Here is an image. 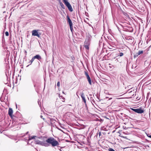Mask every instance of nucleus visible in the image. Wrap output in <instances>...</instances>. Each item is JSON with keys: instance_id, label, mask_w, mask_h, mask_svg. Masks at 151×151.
<instances>
[{"instance_id": "nucleus-1", "label": "nucleus", "mask_w": 151, "mask_h": 151, "mask_svg": "<svg viewBox=\"0 0 151 151\" xmlns=\"http://www.w3.org/2000/svg\"><path fill=\"white\" fill-rule=\"evenodd\" d=\"M35 143L36 144L40 145L46 147H48L49 146V144L47 143L45 141V140L41 141L38 140H37L35 141Z\"/></svg>"}, {"instance_id": "nucleus-2", "label": "nucleus", "mask_w": 151, "mask_h": 151, "mask_svg": "<svg viewBox=\"0 0 151 151\" xmlns=\"http://www.w3.org/2000/svg\"><path fill=\"white\" fill-rule=\"evenodd\" d=\"M91 40L90 38H86L84 42V46L86 49L88 50L89 46L91 43Z\"/></svg>"}, {"instance_id": "nucleus-3", "label": "nucleus", "mask_w": 151, "mask_h": 151, "mask_svg": "<svg viewBox=\"0 0 151 151\" xmlns=\"http://www.w3.org/2000/svg\"><path fill=\"white\" fill-rule=\"evenodd\" d=\"M132 89V88H129L126 92L128 93V95L129 96V98H132L134 95H135L134 90Z\"/></svg>"}, {"instance_id": "nucleus-4", "label": "nucleus", "mask_w": 151, "mask_h": 151, "mask_svg": "<svg viewBox=\"0 0 151 151\" xmlns=\"http://www.w3.org/2000/svg\"><path fill=\"white\" fill-rule=\"evenodd\" d=\"M133 111L138 114H142L144 112V110L142 108L138 109L131 108Z\"/></svg>"}, {"instance_id": "nucleus-5", "label": "nucleus", "mask_w": 151, "mask_h": 151, "mask_svg": "<svg viewBox=\"0 0 151 151\" xmlns=\"http://www.w3.org/2000/svg\"><path fill=\"white\" fill-rule=\"evenodd\" d=\"M6 39H7L6 40H8V42H5V38H2V42L3 44L4 43L5 45H8L9 44H11L12 43V41L10 38H6Z\"/></svg>"}, {"instance_id": "nucleus-6", "label": "nucleus", "mask_w": 151, "mask_h": 151, "mask_svg": "<svg viewBox=\"0 0 151 151\" xmlns=\"http://www.w3.org/2000/svg\"><path fill=\"white\" fill-rule=\"evenodd\" d=\"M85 74L86 77L87 78L88 80V82L89 84L90 85H91L92 83H91V79L89 75L88 74L87 72H85Z\"/></svg>"}, {"instance_id": "nucleus-7", "label": "nucleus", "mask_w": 151, "mask_h": 151, "mask_svg": "<svg viewBox=\"0 0 151 151\" xmlns=\"http://www.w3.org/2000/svg\"><path fill=\"white\" fill-rule=\"evenodd\" d=\"M32 35L34 36H36L38 37H40V34L36 30H33L32 32Z\"/></svg>"}, {"instance_id": "nucleus-8", "label": "nucleus", "mask_w": 151, "mask_h": 151, "mask_svg": "<svg viewBox=\"0 0 151 151\" xmlns=\"http://www.w3.org/2000/svg\"><path fill=\"white\" fill-rule=\"evenodd\" d=\"M143 50H139L138 52L134 54V58H135L137 57L139 55L142 54L143 53Z\"/></svg>"}, {"instance_id": "nucleus-9", "label": "nucleus", "mask_w": 151, "mask_h": 151, "mask_svg": "<svg viewBox=\"0 0 151 151\" xmlns=\"http://www.w3.org/2000/svg\"><path fill=\"white\" fill-rule=\"evenodd\" d=\"M54 138H53L50 137L46 139L45 141L47 143L49 144V146L50 144L51 145L53 141L54 140Z\"/></svg>"}, {"instance_id": "nucleus-10", "label": "nucleus", "mask_w": 151, "mask_h": 151, "mask_svg": "<svg viewBox=\"0 0 151 151\" xmlns=\"http://www.w3.org/2000/svg\"><path fill=\"white\" fill-rule=\"evenodd\" d=\"M80 95L84 103H86V99L85 95L84 93L83 92H82L80 93Z\"/></svg>"}, {"instance_id": "nucleus-11", "label": "nucleus", "mask_w": 151, "mask_h": 151, "mask_svg": "<svg viewBox=\"0 0 151 151\" xmlns=\"http://www.w3.org/2000/svg\"><path fill=\"white\" fill-rule=\"evenodd\" d=\"M51 145L53 147H55L56 146L59 145V143L57 140L54 139V140L52 142Z\"/></svg>"}, {"instance_id": "nucleus-12", "label": "nucleus", "mask_w": 151, "mask_h": 151, "mask_svg": "<svg viewBox=\"0 0 151 151\" xmlns=\"http://www.w3.org/2000/svg\"><path fill=\"white\" fill-rule=\"evenodd\" d=\"M15 118L13 120H15V121H16V122H17L18 124L21 123L20 121H21V120L22 119V118L20 117L19 119L17 116H15Z\"/></svg>"}, {"instance_id": "nucleus-13", "label": "nucleus", "mask_w": 151, "mask_h": 151, "mask_svg": "<svg viewBox=\"0 0 151 151\" xmlns=\"http://www.w3.org/2000/svg\"><path fill=\"white\" fill-rule=\"evenodd\" d=\"M50 122L52 126H54L55 125V123L56 122V121L55 119H50Z\"/></svg>"}, {"instance_id": "nucleus-14", "label": "nucleus", "mask_w": 151, "mask_h": 151, "mask_svg": "<svg viewBox=\"0 0 151 151\" xmlns=\"http://www.w3.org/2000/svg\"><path fill=\"white\" fill-rule=\"evenodd\" d=\"M33 58L34 59H36L39 60H40L42 58L41 56L39 55H37L33 57Z\"/></svg>"}, {"instance_id": "nucleus-15", "label": "nucleus", "mask_w": 151, "mask_h": 151, "mask_svg": "<svg viewBox=\"0 0 151 151\" xmlns=\"http://www.w3.org/2000/svg\"><path fill=\"white\" fill-rule=\"evenodd\" d=\"M67 21L68 22L69 25H73L72 22L68 15H67Z\"/></svg>"}, {"instance_id": "nucleus-16", "label": "nucleus", "mask_w": 151, "mask_h": 151, "mask_svg": "<svg viewBox=\"0 0 151 151\" xmlns=\"http://www.w3.org/2000/svg\"><path fill=\"white\" fill-rule=\"evenodd\" d=\"M13 113V111L12 109L11 108H9V109L8 114L10 117H12Z\"/></svg>"}, {"instance_id": "nucleus-17", "label": "nucleus", "mask_w": 151, "mask_h": 151, "mask_svg": "<svg viewBox=\"0 0 151 151\" xmlns=\"http://www.w3.org/2000/svg\"><path fill=\"white\" fill-rule=\"evenodd\" d=\"M59 2L60 5V6H61V7H62V8L63 9H65V6H64V4H63L61 1L60 0H59Z\"/></svg>"}, {"instance_id": "nucleus-18", "label": "nucleus", "mask_w": 151, "mask_h": 151, "mask_svg": "<svg viewBox=\"0 0 151 151\" xmlns=\"http://www.w3.org/2000/svg\"><path fill=\"white\" fill-rule=\"evenodd\" d=\"M67 8L69 10L70 12H72L73 11V8L72 7L71 5H70V6H68Z\"/></svg>"}, {"instance_id": "nucleus-19", "label": "nucleus", "mask_w": 151, "mask_h": 151, "mask_svg": "<svg viewBox=\"0 0 151 151\" xmlns=\"http://www.w3.org/2000/svg\"><path fill=\"white\" fill-rule=\"evenodd\" d=\"M64 3L67 7L68 6H69L71 5L70 3L68 1V0L64 2Z\"/></svg>"}, {"instance_id": "nucleus-20", "label": "nucleus", "mask_w": 151, "mask_h": 151, "mask_svg": "<svg viewBox=\"0 0 151 151\" xmlns=\"http://www.w3.org/2000/svg\"><path fill=\"white\" fill-rule=\"evenodd\" d=\"M37 137L35 136H33L31 137H29V138L28 139V141H30L31 139H35V137Z\"/></svg>"}, {"instance_id": "nucleus-21", "label": "nucleus", "mask_w": 151, "mask_h": 151, "mask_svg": "<svg viewBox=\"0 0 151 151\" xmlns=\"http://www.w3.org/2000/svg\"><path fill=\"white\" fill-rule=\"evenodd\" d=\"M34 58H33V57L32 58V59H31V60L29 61V63H30V64L29 65H28L27 67H28L30 65H31L32 64V63L34 61Z\"/></svg>"}, {"instance_id": "nucleus-22", "label": "nucleus", "mask_w": 151, "mask_h": 151, "mask_svg": "<svg viewBox=\"0 0 151 151\" xmlns=\"http://www.w3.org/2000/svg\"><path fill=\"white\" fill-rule=\"evenodd\" d=\"M23 140L27 142V144H29V142L30 141H28V139H27L26 138H25Z\"/></svg>"}, {"instance_id": "nucleus-23", "label": "nucleus", "mask_w": 151, "mask_h": 151, "mask_svg": "<svg viewBox=\"0 0 151 151\" xmlns=\"http://www.w3.org/2000/svg\"><path fill=\"white\" fill-rule=\"evenodd\" d=\"M97 121H99L101 122H102L103 121V120L102 119H98Z\"/></svg>"}, {"instance_id": "nucleus-24", "label": "nucleus", "mask_w": 151, "mask_h": 151, "mask_svg": "<svg viewBox=\"0 0 151 151\" xmlns=\"http://www.w3.org/2000/svg\"><path fill=\"white\" fill-rule=\"evenodd\" d=\"M123 14L126 17L128 16V15L127 13L125 12H123Z\"/></svg>"}, {"instance_id": "nucleus-25", "label": "nucleus", "mask_w": 151, "mask_h": 151, "mask_svg": "<svg viewBox=\"0 0 151 151\" xmlns=\"http://www.w3.org/2000/svg\"><path fill=\"white\" fill-rule=\"evenodd\" d=\"M5 35L6 36H8L9 35V33L8 32H6L5 33Z\"/></svg>"}, {"instance_id": "nucleus-26", "label": "nucleus", "mask_w": 151, "mask_h": 151, "mask_svg": "<svg viewBox=\"0 0 151 151\" xmlns=\"http://www.w3.org/2000/svg\"><path fill=\"white\" fill-rule=\"evenodd\" d=\"M69 26H70V30L71 31H72V30L73 29V25H70Z\"/></svg>"}, {"instance_id": "nucleus-27", "label": "nucleus", "mask_w": 151, "mask_h": 151, "mask_svg": "<svg viewBox=\"0 0 151 151\" xmlns=\"http://www.w3.org/2000/svg\"><path fill=\"white\" fill-rule=\"evenodd\" d=\"M124 54L122 52H120L119 53V56L120 57H122L123 56Z\"/></svg>"}, {"instance_id": "nucleus-28", "label": "nucleus", "mask_w": 151, "mask_h": 151, "mask_svg": "<svg viewBox=\"0 0 151 151\" xmlns=\"http://www.w3.org/2000/svg\"><path fill=\"white\" fill-rule=\"evenodd\" d=\"M57 86L58 87H59L60 86V83L59 81H58L57 83Z\"/></svg>"}, {"instance_id": "nucleus-29", "label": "nucleus", "mask_w": 151, "mask_h": 151, "mask_svg": "<svg viewBox=\"0 0 151 151\" xmlns=\"http://www.w3.org/2000/svg\"><path fill=\"white\" fill-rule=\"evenodd\" d=\"M109 48L110 49H113V47L111 46H110V47H109Z\"/></svg>"}, {"instance_id": "nucleus-30", "label": "nucleus", "mask_w": 151, "mask_h": 151, "mask_svg": "<svg viewBox=\"0 0 151 151\" xmlns=\"http://www.w3.org/2000/svg\"><path fill=\"white\" fill-rule=\"evenodd\" d=\"M3 96H1V97L0 99H1V101H4V100H3Z\"/></svg>"}, {"instance_id": "nucleus-31", "label": "nucleus", "mask_w": 151, "mask_h": 151, "mask_svg": "<svg viewBox=\"0 0 151 151\" xmlns=\"http://www.w3.org/2000/svg\"><path fill=\"white\" fill-rule=\"evenodd\" d=\"M40 118H41L42 119L44 120L45 119L43 117V116H42V115H41V116H40Z\"/></svg>"}, {"instance_id": "nucleus-32", "label": "nucleus", "mask_w": 151, "mask_h": 151, "mask_svg": "<svg viewBox=\"0 0 151 151\" xmlns=\"http://www.w3.org/2000/svg\"><path fill=\"white\" fill-rule=\"evenodd\" d=\"M85 14L86 16H88V13L85 12Z\"/></svg>"}, {"instance_id": "nucleus-33", "label": "nucleus", "mask_w": 151, "mask_h": 151, "mask_svg": "<svg viewBox=\"0 0 151 151\" xmlns=\"http://www.w3.org/2000/svg\"><path fill=\"white\" fill-rule=\"evenodd\" d=\"M4 33L3 32L2 33V38H4Z\"/></svg>"}, {"instance_id": "nucleus-34", "label": "nucleus", "mask_w": 151, "mask_h": 151, "mask_svg": "<svg viewBox=\"0 0 151 151\" xmlns=\"http://www.w3.org/2000/svg\"><path fill=\"white\" fill-rule=\"evenodd\" d=\"M24 53L26 55H27V52L26 50L25 51Z\"/></svg>"}, {"instance_id": "nucleus-35", "label": "nucleus", "mask_w": 151, "mask_h": 151, "mask_svg": "<svg viewBox=\"0 0 151 151\" xmlns=\"http://www.w3.org/2000/svg\"><path fill=\"white\" fill-rule=\"evenodd\" d=\"M101 135V133L100 132H99V136L100 137V136Z\"/></svg>"}, {"instance_id": "nucleus-36", "label": "nucleus", "mask_w": 151, "mask_h": 151, "mask_svg": "<svg viewBox=\"0 0 151 151\" xmlns=\"http://www.w3.org/2000/svg\"><path fill=\"white\" fill-rule=\"evenodd\" d=\"M104 118H106V119H108L109 120V118H107V117L106 116H105V117H104Z\"/></svg>"}, {"instance_id": "nucleus-37", "label": "nucleus", "mask_w": 151, "mask_h": 151, "mask_svg": "<svg viewBox=\"0 0 151 151\" xmlns=\"http://www.w3.org/2000/svg\"><path fill=\"white\" fill-rule=\"evenodd\" d=\"M91 101H92L93 102H95V101H94V100L93 99L91 100Z\"/></svg>"}, {"instance_id": "nucleus-38", "label": "nucleus", "mask_w": 151, "mask_h": 151, "mask_svg": "<svg viewBox=\"0 0 151 151\" xmlns=\"http://www.w3.org/2000/svg\"><path fill=\"white\" fill-rule=\"evenodd\" d=\"M85 105V106H86V107H87V104H86V103H84Z\"/></svg>"}, {"instance_id": "nucleus-39", "label": "nucleus", "mask_w": 151, "mask_h": 151, "mask_svg": "<svg viewBox=\"0 0 151 151\" xmlns=\"http://www.w3.org/2000/svg\"><path fill=\"white\" fill-rule=\"evenodd\" d=\"M129 88V86H127V87H126L125 88V89L126 88Z\"/></svg>"}, {"instance_id": "nucleus-40", "label": "nucleus", "mask_w": 151, "mask_h": 151, "mask_svg": "<svg viewBox=\"0 0 151 151\" xmlns=\"http://www.w3.org/2000/svg\"><path fill=\"white\" fill-rule=\"evenodd\" d=\"M149 147V146L148 145H146L145 146V147Z\"/></svg>"}, {"instance_id": "nucleus-41", "label": "nucleus", "mask_w": 151, "mask_h": 151, "mask_svg": "<svg viewBox=\"0 0 151 151\" xmlns=\"http://www.w3.org/2000/svg\"><path fill=\"white\" fill-rule=\"evenodd\" d=\"M18 113L19 114V116H21V114H20V113L19 112H18Z\"/></svg>"}, {"instance_id": "nucleus-42", "label": "nucleus", "mask_w": 151, "mask_h": 151, "mask_svg": "<svg viewBox=\"0 0 151 151\" xmlns=\"http://www.w3.org/2000/svg\"><path fill=\"white\" fill-rule=\"evenodd\" d=\"M28 133V132H26V134H27Z\"/></svg>"}, {"instance_id": "nucleus-43", "label": "nucleus", "mask_w": 151, "mask_h": 151, "mask_svg": "<svg viewBox=\"0 0 151 151\" xmlns=\"http://www.w3.org/2000/svg\"><path fill=\"white\" fill-rule=\"evenodd\" d=\"M110 40H112L111 39V38H110Z\"/></svg>"}, {"instance_id": "nucleus-44", "label": "nucleus", "mask_w": 151, "mask_h": 151, "mask_svg": "<svg viewBox=\"0 0 151 151\" xmlns=\"http://www.w3.org/2000/svg\"><path fill=\"white\" fill-rule=\"evenodd\" d=\"M116 57H115L114 58V59H116Z\"/></svg>"}, {"instance_id": "nucleus-45", "label": "nucleus", "mask_w": 151, "mask_h": 151, "mask_svg": "<svg viewBox=\"0 0 151 151\" xmlns=\"http://www.w3.org/2000/svg\"><path fill=\"white\" fill-rule=\"evenodd\" d=\"M126 40H128V38H126Z\"/></svg>"}, {"instance_id": "nucleus-46", "label": "nucleus", "mask_w": 151, "mask_h": 151, "mask_svg": "<svg viewBox=\"0 0 151 151\" xmlns=\"http://www.w3.org/2000/svg\"><path fill=\"white\" fill-rule=\"evenodd\" d=\"M77 93H78V92H77L76 93V94H77V95L78 96Z\"/></svg>"}, {"instance_id": "nucleus-47", "label": "nucleus", "mask_w": 151, "mask_h": 151, "mask_svg": "<svg viewBox=\"0 0 151 151\" xmlns=\"http://www.w3.org/2000/svg\"><path fill=\"white\" fill-rule=\"evenodd\" d=\"M97 98L98 99H99V98H98V97L97 96Z\"/></svg>"}, {"instance_id": "nucleus-48", "label": "nucleus", "mask_w": 151, "mask_h": 151, "mask_svg": "<svg viewBox=\"0 0 151 151\" xmlns=\"http://www.w3.org/2000/svg\"><path fill=\"white\" fill-rule=\"evenodd\" d=\"M16 106L17 108V104L16 105Z\"/></svg>"}, {"instance_id": "nucleus-49", "label": "nucleus", "mask_w": 151, "mask_h": 151, "mask_svg": "<svg viewBox=\"0 0 151 151\" xmlns=\"http://www.w3.org/2000/svg\"><path fill=\"white\" fill-rule=\"evenodd\" d=\"M117 60V59H116V60ZM117 61H118V60L117 59Z\"/></svg>"}, {"instance_id": "nucleus-50", "label": "nucleus", "mask_w": 151, "mask_h": 151, "mask_svg": "<svg viewBox=\"0 0 151 151\" xmlns=\"http://www.w3.org/2000/svg\"><path fill=\"white\" fill-rule=\"evenodd\" d=\"M115 50V49H114L113 50Z\"/></svg>"}, {"instance_id": "nucleus-51", "label": "nucleus", "mask_w": 151, "mask_h": 151, "mask_svg": "<svg viewBox=\"0 0 151 151\" xmlns=\"http://www.w3.org/2000/svg\"><path fill=\"white\" fill-rule=\"evenodd\" d=\"M104 39H106V38H105Z\"/></svg>"}, {"instance_id": "nucleus-52", "label": "nucleus", "mask_w": 151, "mask_h": 151, "mask_svg": "<svg viewBox=\"0 0 151 151\" xmlns=\"http://www.w3.org/2000/svg\"><path fill=\"white\" fill-rule=\"evenodd\" d=\"M23 136H25V135H24Z\"/></svg>"}]
</instances>
